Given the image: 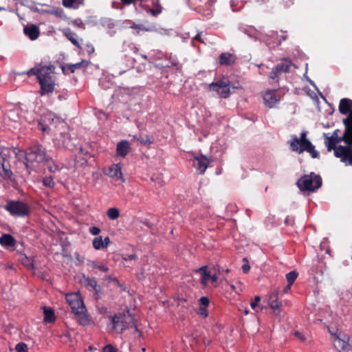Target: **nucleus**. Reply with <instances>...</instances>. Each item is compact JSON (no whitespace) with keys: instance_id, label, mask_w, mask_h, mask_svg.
<instances>
[{"instance_id":"1","label":"nucleus","mask_w":352,"mask_h":352,"mask_svg":"<svg viewBox=\"0 0 352 352\" xmlns=\"http://www.w3.org/2000/svg\"><path fill=\"white\" fill-rule=\"evenodd\" d=\"M25 167L30 174L31 171L37 168L38 164L44 163L48 170L56 173L61 169V166L56 164L51 157H48L43 147L40 144L32 146L25 154Z\"/></svg>"},{"instance_id":"2","label":"nucleus","mask_w":352,"mask_h":352,"mask_svg":"<svg viewBox=\"0 0 352 352\" xmlns=\"http://www.w3.org/2000/svg\"><path fill=\"white\" fill-rule=\"evenodd\" d=\"M54 69L52 65L38 64L27 72L28 76H36L41 86V96L52 93L55 89V78L52 76Z\"/></svg>"},{"instance_id":"3","label":"nucleus","mask_w":352,"mask_h":352,"mask_svg":"<svg viewBox=\"0 0 352 352\" xmlns=\"http://www.w3.org/2000/svg\"><path fill=\"white\" fill-rule=\"evenodd\" d=\"M342 123L344 126V131L342 136H339L338 129L335 130L331 136L324 134V144L329 152L338 146V144L341 142L352 144V111L346 118L343 119Z\"/></svg>"},{"instance_id":"4","label":"nucleus","mask_w":352,"mask_h":352,"mask_svg":"<svg viewBox=\"0 0 352 352\" xmlns=\"http://www.w3.org/2000/svg\"><path fill=\"white\" fill-rule=\"evenodd\" d=\"M65 298L79 324L82 326L89 325L92 321L87 314L80 293L67 294Z\"/></svg>"},{"instance_id":"5","label":"nucleus","mask_w":352,"mask_h":352,"mask_svg":"<svg viewBox=\"0 0 352 352\" xmlns=\"http://www.w3.org/2000/svg\"><path fill=\"white\" fill-rule=\"evenodd\" d=\"M306 136V131H302L300 133V138L296 135L292 136L291 140L288 142L290 148L298 153L307 151L313 158H318L319 157L318 152L315 149L314 146L311 142L307 139Z\"/></svg>"},{"instance_id":"6","label":"nucleus","mask_w":352,"mask_h":352,"mask_svg":"<svg viewBox=\"0 0 352 352\" xmlns=\"http://www.w3.org/2000/svg\"><path fill=\"white\" fill-rule=\"evenodd\" d=\"M109 319L111 320L113 329L118 333H122L124 331L130 327H134L136 331L138 330L134 318L129 311L115 314L110 316Z\"/></svg>"},{"instance_id":"7","label":"nucleus","mask_w":352,"mask_h":352,"mask_svg":"<svg viewBox=\"0 0 352 352\" xmlns=\"http://www.w3.org/2000/svg\"><path fill=\"white\" fill-rule=\"evenodd\" d=\"M297 185L302 191H314L322 185L321 177L314 173L302 176L297 182Z\"/></svg>"},{"instance_id":"8","label":"nucleus","mask_w":352,"mask_h":352,"mask_svg":"<svg viewBox=\"0 0 352 352\" xmlns=\"http://www.w3.org/2000/svg\"><path fill=\"white\" fill-rule=\"evenodd\" d=\"M5 209L12 216L25 217L30 212V207L25 202L20 201H10L5 206Z\"/></svg>"},{"instance_id":"9","label":"nucleus","mask_w":352,"mask_h":352,"mask_svg":"<svg viewBox=\"0 0 352 352\" xmlns=\"http://www.w3.org/2000/svg\"><path fill=\"white\" fill-rule=\"evenodd\" d=\"M210 91L215 92L221 98H228L230 94V81L223 78L208 85Z\"/></svg>"},{"instance_id":"10","label":"nucleus","mask_w":352,"mask_h":352,"mask_svg":"<svg viewBox=\"0 0 352 352\" xmlns=\"http://www.w3.org/2000/svg\"><path fill=\"white\" fill-rule=\"evenodd\" d=\"M333 151L334 155L346 166H352V144L338 145Z\"/></svg>"},{"instance_id":"11","label":"nucleus","mask_w":352,"mask_h":352,"mask_svg":"<svg viewBox=\"0 0 352 352\" xmlns=\"http://www.w3.org/2000/svg\"><path fill=\"white\" fill-rule=\"evenodd\" d=\"M267 304L270 307L273 309V313L277 317L281 316V307L282 302L278 301V292L277 289H274L270 292L267 297Z\"/></svg>"},{"instance_id":"12","label":"nucleus","mask_w":352,"mask_h":352,"mask_svg":"<svg viewBox=\"0 0 352 352\" xmlns=\"http://www.w3.org/2000/svg\"><path fill=\"white\" fill-rule=\"evenodd\" d=\"M201 274L200 283L206 286L208 283L216 287L217 286L218 276L216 274H212L208 270L207 266H203L197 271Z\"/></svg>"},{"instance_id":"13","label":"nucleus","mask_w":352,"mask_h":352,"mask_svg":"<svg viewBox=\"0 0 352 352\" xmlns=\"http://www.w3.org/2000/svg\"><path fill=\"white\" fill-rule=\"evenodd\" d=\"M54 142L58 146L68 149H72L73 146L72 139L65 131L55 135Z\"/></svg>"},{"instance_id":"14","label":"nucleus","mask_w":352,"mask_h":352,"mask_svg":"<svg viewBox=\"0 0 352 352\" xmlns=\"http://www.w3.org/2000/svg\"><path fill=\"white\" fill-rule=\"evenodd\" d=\"M210 163L209 159L204 155L193 156L192 164L199 174H204Z\"/></svg>"},{"instance_id":"15","label":"nucleus","mask_w":352,"mask_h":352,"mask_svg":"<svg viewBox=\"0 0 352 352\" xmlns=\"http://www.w3.org/2000/svg\"><path fill=\"white\" fill-rule=\"evenodd\" d=\"M292 65V62L289 60H284L280 63H278L275 68L270 73V78L275 80L280 74L287 72L289 70Z\"/></svg>"},{"instance_id":"16","label":"nucleus","mask_w":352,"mask_h":352,"mask_svg":"<svg viewBox=\"0 0 352 352\" xmlns=\"http://www.w3.org/2000/svg\"><path fill=\"white\" fill-rule=\"evenodd\" d=\"M280 99V96L276 90H267L263 95L265 104L270 108L273 107Z\"/></svg>"},{"instance_id":"17","label":"nucleus","mask_w":352,"mask_h":352,"mask_svg":"<svg viewBox=\"0 0 352 352\" xmlns=\"http://www.w3.org/2000/svg\"><path fill=\"white\" fill-rule=\"evenodd\" d=\"M107 175L115 180H120L124 182L122 176V166L120 164H112L107 170Z\"/></svg>"},{"instance_id":"18","label":"nucleus","mask_w":352,"mask_h":352,"mask_svg":"<svg viewBox=\"0 0 352 352\" xmlns=\"http://www.w3.org/2000/svg\"><path fill=\"white\" fill-rule=\"evenodd\" d=\"M191 6L199 10V12L204 10H210L214 0H188Z\"/></svg>"},{"instance_id":"19","label":"nucleus","mask_w":352,"mask_h":352,"mask_svg":"<svg viewBox=\"0 0 352 352\" xmlns=\"http://www.w3.org/2000/svg\"><path fill=\"white\" fill-rule=\"evenodd\" d=\"M152 6L153 8H151L146 5H142V7L153 16H156L162 12L163 7L160 3V0H152Z\"/></svg>"},{"instance_id":"20","label":"nucleus","mask_w":352,"mask_h":352,"mask_svg":"<svg viewBox=\"0 0 352 352\" xmlns=\"http://www.w3.org/2000/svg\"><path fill=\"white\" fill-rule=\"evenodd\" d=\"M63 35L76 47L80 48L82 38H78L77 34L71 29L67 28L62 30Z\"/></svg>"},{"instance_id":"21","label":"nucleus","mask_w":352,"mask_h":352,"mask_svg":"<svg viewBox=\"0 0 352 352\" xmlns=\"http://www.w3.org/2000/svg\"><path fill=\"white\" fill-rule=\"evenodd\" d=\"M111 241L109 236L102 239L101 236H96L93 239L92 245L95 250H101L107 248L110 244Z\"/></svg>"},{"instance_id":"22","label":"nucleus","mask_w":352,"mask_h":352,"mask_svg":"<svg viewBox=\"0 0 352 352\" xmlns=\"http://www.w3.org/2000/svg\"><path fill=\"white\" fill-rule=\"evenodd\" d=\"M339 111L342 115H346L352 111V100L349 98H342L340 101ZM349 114H348L349 116Z\"/></svg>"},{"instance_id":"23","label":"nucleus","mask_w":352,"mask_h":352,"mask_svg":"<svg viewBox=\"0 0 352 352\" xmlns=\"http://www.w3.org/2000/svg\"><path fill=\"white\" fill-rule=\"evenodd\" d=\"M236 56L230 53H222L219 56V63L222 65H231L235 63Z\"/></svg>"},{"instance_id":"24","label":"nucleus","mask_w":352,"mask_h":352,"mask_svg":"<svg viewBox=\"0 0 352 352\" xmlns=\"http://www.w3.org/2000/svg\"><path fill=\"white\" fill-rule=\"evenodd\" d=\"M24 33L31 40H35L38 38L40 31L38 28L35 25H28L24 28Z\"/></svg>"},{"instance_id":"25","label":"nucleus","mask_w":352,"mask_h":352,"mask_svg":"<svg viewBox=\"0 0 352 352\" xmlns=\"http://www.w3.org/2000/svg\"><path fill=\"white\" fill-rule=\"evenodd\" d=\"M130 149L129 143L127 141H122L117 145V155L121 157H125Z\"/></svg>"},{"instance_id":"26","label":"nucleus","mask_w":352,"mask_h":352,"mask_svg":"<svg viewBox=\"0 0 352 352\" xmlns=\"http://www.w3.org/2000/svg\"><path fill=\"white\" fill-rule=\"evenodd\" d=\"M0 244L3 246L12 247L15 244V240L9 234H4L0 237Z\"/></svg>"},{"instance_id":"27","label":"nucleus","mask_w":352,"mask_h":352,"mask_svg":"<svg viewBox=\"0 0 352 352\" xmlns=\"http://www.w3.org/2000/svg\"><path fill=\"white\" fill-rule=\"evenodd\" d=\"M84 3V0H63V5L66 8H78Z\"/></svg>"},{"instance_id":"28","label":"nucleus","mask_w":352,"mask_h":352,"mask_svg":"<svg viewBox=\"0 0 352 352\" xmlns=\"http://www.w3.org/2000/svg\"><path fill=\"white\" fill-rule=\"evenodd\" d=\"M133 138L137 140L140 144L143 145H150L153 144V138L148 135H139L134 136Z\"/></svg>"},{"instance_id":"29","label":"nucleus","mask_w":352,"mask_h":352,"mask_svg":"<svg viewBox=\"0 0 352 352\" xmlns=\"http://www.w3.org/2000/svg\"><path fill=\"white\" fill-rule=\"evenodd\" d=\"M120 210L116 207L109 208L107 210V216L111 220L117 219L120 217Z\"/></svg>"},{"instance_id":"30","label":"nucleus","mask_w":352,"mask_h":352,"mask_svg":"<svg viewBox=\"0 0 352 352\" xmlns=\"http://www.w3.org/2000/svg\"><path fill=\"white\" fill-rule=\"evenodd\" d=\"M87 65V61L82 60L81 62L69 65L68 68L72 73H74L76 69L86 67Z\"/></svg>"},{"instance_id":"31","label":"nucleus","mask_w":352,"mask_h":352,"mask_svg":"<svg viewBox=\"0 0 352 352\" xmlns=\"http://www.w3.org/2000/svg\"><path fill=\"white\" fill-rule=\"evenodd\" d=\"M45 318L44 320L45 322H51L54 321V311L51 309L45 308L44 309Z\"/></svg>"},{"instance_id":"32","label":"nucleus","mask_w":352,"mask_h":352,"mask_svg":"<svg viewBox=\"0 0 352 352\" xmlns=\"http://www.w3.org/2000/svg\"><path fill=\"white\" fill-rule=\"evenodd\" d=\"M85 284L87 287H89L94 289L95 291H97L98 285L95 278H87L85 279Z\"/></svg>"},{"instance_id":"33","label":"nucleus","mask_w":352,"mask_h":352,"mask_svg":"<svg viewBox=\"0 0 352 352\" xmlns=\"http://www.w3.org/2000/svg\"><path fill=\"white\" fill-rule=\"evenodd\" d=\"M298 274L294 272H290L286 275V278L289 283V285H292L295 280L297 278Z\"/></svg>"},{"instance_id":"34","label":"nucleus","mask_w":352,"mask_h":352,"mask_svg":"<svg viewBox=\"0 0 352 352\" xmlns=\"http://www.w3.org/2000/svg\"><path fill=\"white\" fill-rule=\"evenodd\" d=\"M49 12L60 18H64L65 16L63 10L60 8H53L52 10L49 11Z\"/></svg>"},{"instance_id":"35","label":"nucleus","mask_w":352,"mask_h":352,"mask_svg":"<svg viewBox=\"0 0 352 352\" xmlns=\"http://www.w3.org/2000/svg\"><path fill=\"white\" fill-rule=\"evenodd\" d=\"M43 184L49 188H53L54 186V182L52 177H46L43 179Z\"/></svg>"},{"instance_id":"36","label":"nucleus","mask_w":352,"mask_h":352,"mask_svg":"<svg viewBox=\"0 0 352 352\" xmlns=\"http://www.w3.org/2000/svg\"><path fill=\"white\" fill-rule=\"evenodd\" d=\"M12 175V173L10 169H8L5 167L4 164L3 163V168L1 170V175L0 176H3L5 178H11Z\"/></svg>"},{"instance_id":"37","label":"nucleus","mask_w":352,"mask_h":352,"mask_svg":"<svg viewBox=\"0 0 352 352\" xmlns=\"http://www.w3.org/2000/svg\"><path fill=\"white\" fill-rule=\"evenodd\" d=\"M15 349L17 352H28V346L24 342H20L16 345Z\"/></svg>"},{"instance_id":"38","label":"nucleus","mask_w":352,"mask_h":352,"mask_svg":"<svg viewBox=\"0 0 352 352\" xmlns=\"http://www.w3.org/2000/svg\"><path fill=\"white\" fill-rule=\"evenodd\" d=\"M243 264L242 265V270L243 272L246 274L248 273L250 270V266L249 265V262L247 258H243Z\"/></svg>"},{"instance_id":"39","label":"nucleus","mask_w":352,"mask_h":352,"mask_svg":"<svg viewBox=\"0 0 352 352\" xmlns=\"http://www.w3.org/2000/svg\"><path fill=\"white\" fill-rule=\"evenodd\" d=\"M261 301V297L258 296H255L254 300L250 302V307L252 309H255L257 307H259L258 302Z\"/></svg>"},{"instance_id":"40","label":"nucleus","mask_w":352,"mask_h":352,"mask_svg":"<svg viewBox=\"0 0 352 352\" xmlns=\"http://www.w3.org/2000/svg\"><path fill=\"white\" fill-rule=\"evenodd\" d=\"M70 23L79 28L85 29L84 23L80 20H73Z\"/></svg>"},{"instance_id":"41","label":"nucleus","mask_w":352,"mask_h":352,"mask_svg":"<svg viewBox=\"0 0 352 352\" xmlns=\"http://www.w3.org/2000/svg\"><path fill=\"white\" fill-rule=\"evenodd\" d=\"M92 266L94 268L98 269L99 270L102 271V272L108 271V267L105 265H103V264L98 265L96 263H93Z\"/></svg>"},{"instance_id":"42","label":"nucleus","mask_w":352,"mask_h":352,"mask_svg":"<svg viewBox=\"0 0 352 352\" xmlns=\"http://www.w3.org/2000/svg\"><path fill=\"white\" fill-rule=\"evenodd\" d=\"M103 352H118V349L111 344H108L103 349Z\"/></svg>"},{"instance_id":"43","label":"nucleus","mask_w":352,"mask_h":352,"mask_svg":"<svg viewBox=\"0 0 352 352\" xmlns=\"http://www.w3.org/2000/svg\"><path fill=\"white\" fill-rule=\"evenodd\" d=\"M199 303L204 307H207L209 305V300L207 297L203 296L199 299Z\"/></svg>"},{"instance_id":"44","label":"nucleus","mask_w":352,"mask_h":352,"mask_svg":"<svg viewBox=\"0 0 352 352\" xmlns=\"http://www.w3.org/2000/svg\"><path fill=\"white\" fill-rule=\"evenodd\" d=\"M100 231H101L100 229L96 226H93L89 228V232L92 235H94V236L98 235L100 234Z\"/></svg>"},{"instance_id":"45","label":"nucleus","mask_w":352,"mask_h":352,"mask_svg":"<svg viewBox=\"0 0 352 352\" xmlns=\"http://www.w3.org/2000/svg\"><path fill=\"white\" fill-rule=\"evenodd\" d=\"M198 314L200 316H202L204 317H206L208 316L206 307H200L199 311H198Z\"/></svg>"},{"instance_id":"46","label":"nucleus","mask_w":352,"mask_h":352,"mask_svg":"<svg viewBox=\"0 0 352 352\" xmlns=\"http://www.w3.org/2000/svg\"><path fill=\"white\" fill-rule=\"evenodd\" d=\"M87 53L91 54L94 52V47L91 44H87Z\"/></svg>"},{"instance_id":"47","label":"nucleus","mask_w":352,"mask_h":352,"mask_svg":"<svg viewBox=\"0 0 352 352\" xmlns=\"http://www.w3.org/2000/svg\"><path fill=\"white\" fill-rule=\"evenodd\" d=\"M131 28L132 29H135V30H144V31H147L148 30L147 29H146L144 28H142L141 25H137V24L132 25L131 26Z\"/></svg>"},{"instance_id":"48","label":"nucleus","mask_w":352,"mask_h":352,"mask_svg":"<svg viewBox=\"0 0 352 352\" xmlns=\"http://www.w3.org/2000/svg\"><path fill=\"white\" fill-rule=\"evenodd\" d=\"M195 40H197L201 43H204V39L202 38L201 33H198L195 37Z\"/></svg>"},{"instance_id":"49","label":"nucleus","mask_w":352,"mask_h":352,"mask_svg":"<svg viewBox=\"0 0 352 352\" xmlns=\"http://www.w3.org/2000/svg\"><path fill=\"white\" fill-rule=\"evenodd\" d=\"M294 334H295V336H296L298 339H300V340H302V341L305 340V336L302 335V333L298 332V331H296V332H295V333H294Z\"/></svg>"},{"instance_id":"50","label":"nucleus","mask_w":352,"mask_h":352,"mask_svg":"<svg viewBox=\"0 0 352 352\" xmlns=\"http://www.w3.org/2000/svg\"><path fill=\"white\" fill-rule=\"evenodd\" d=\"M285 223L287 225H293L294 224V219L292 217H287L285 220Z\"/></svg>"},{"instance_id":"51","label":"nucleus","mask_w":352,"mask_h":352,"mask_svg":"<svg viewBox=\"0 0 352 352\" xmlns=\"http://www.w3.org/2000/svg\"><path fill=\"white\" fill-rule=\"evenodd\" d=\"M3 157L1 156V154L0 153V175H1V170H2V168H3Z\"/></svg>"},{"instance_id":"52","label":"nucleus","mask_w":352,"mask_h":352,"mask_svg":"<svg viewBox=\"0 0 352 352\" xmlns=\"http://www.w3.org/2000/svg\"><path fill=\"white\" fill-rule=\"evenodd\" d=\"M136 258L135 254H131L127 256V258H124L125 260H132L135 259Z\"/></svg>"},{"instance_id":"53","label":"nucleus","mask_w":352,"mask_h":352,"mask_svg":"<svg viewBox=\"0 0 352 352\" xmlns=\"http://www.w3.org/2000/svg\"><path fill=\"white\" fill-rule=\"evenodd\" d=\"M60 129H64V130H66V125L65 123L62 122L60 123Z\"/></svg>"},{"instance_id":"54","label":"nucleus","mask_w":352,"mask_h":352,"mask_svg":"<svg viewBox=\"0 0 352 352\" xmlns=\"http://www.w3.org/2000/svg\"><path fill=\"white\" fill-rule=\"evenodd\" d=\"M9 150L8 148H3L1 151V153H3L4 155H6V153H9Z\"/></svg>"},{"instance_id":"55","label":"nucleus","mask_w":352,"mask_h":352,"mask_svg":"<svg viewBox=\"0 0 352 352\" xmlns=\"http://www.w3.org/2000/svg\"><path fill=\"white\" fill-rule=\"evenodd\" d=\"M292 285H289L284 289L285 292H287L290 289V287Z\"/></svg>"},{"instance_id":"56","label":"nucleus","mask_w":352,"mask_h":352,"mask_svg":"<svg viewBox=\"0 0 352 352\" xmlns=\"http://www.w3.org/2000/svg\"><path fill=\"white\" fill-rule=\"evenodd\" d=\"M258 2H261V3H265L267 2L268 0H256Z\"/></svg>"},{"instance_id":"57","label":"nucleus","mask_w":352,"mask_h":352,"mask_svg":"<svg viewBox=\"0 0 352 352\" xmlns=\"http://www.w3.org/2000/svg\"><path fill=\"white\" fill-rule=\"evenodd\" d=\"M244 314H245V315H248V314H249L248 310L245 309V310L244 311Z\"/></svg>"},{"instance_id":"58","label":"nucleus","mask_w":352,"mask_h":352,"mask_svg":"<svg viewBox=\"0 0 352 352\" xmlns=\"http://www.w3.org/2000/svg\"><path fill=\"white\" fill-rule=\"evenodd\" d=\"M230 287L232 288V290L235 289V286L233 285H230Z\"/></svg>"},{"instance_id":"59","label":"nucleus","mask_w":352,"mask_h":352,"mask_svg":"<svg viewBox=\"0 0 352 352\" xmlns=\"http://www.w3.org/2000/svg\"><path fill=\"white\" fill-rule=\"evenodd\" d=\"M1 10H6V9L5 8L0 7V11H1Z\"/></svg>"}]
</instances>
